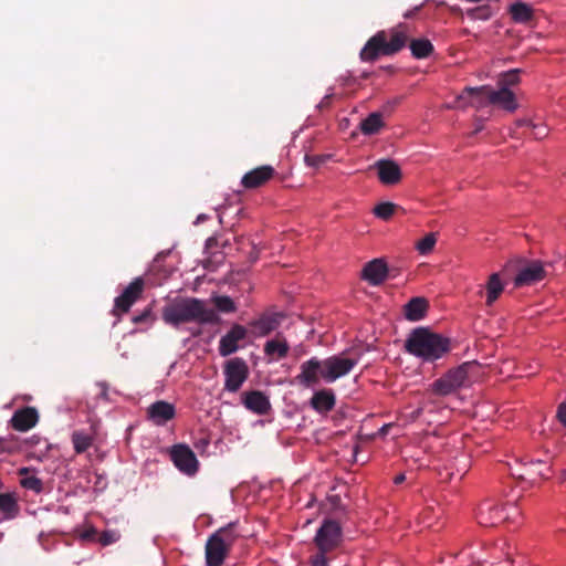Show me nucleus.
Listing matches in <instances>:
<instances>
[{
	"label": "nucleus",
	"instance_id": "nucleus-1",
	"mask_svg": "<svg viewBox=\"0 0 566 566\" xmlns=\"http://www.w3.org/2000/svg\"><path fill=\"white\" fill-rule=\"evenodd\" d=\"M406 350L423 361H436L451 349L450 338L424 327L411 332L405 343Z\"/></svg>",
	"mask_w": 566,
	"mask_h": 566
},
{
	"label": "nucleus",
	"instance_id": "nucleus-2",
	"mask_svg": "<svg viewBox=\"0 0 566 566\" xmlns=\"http://www.w3.org/2000/svg\"><path fill=\"white\" fill-rule=\"evenodd\" d=\"M408 41L407 32L401 28L389 32L381 30L373 35L361 49L359 56L364 62H374L379 56L394 55L405 48Z\"/></svg>",
	"mask_w": 566,
	"mask_h": 566
},
{
	"label": "nucleus",
	"instance_id": "nucleus-3",
	"mask_svg": "<svg viewBox=\"0 0 566 566\" xmlns=\"http://www.w3.org/2000/svg\"><path fill=\"white\" fill-rule=\"evenodd\" d=\"M238 538L239 534L235 532L234 523H229L212 533L205 546L206 565L222 566Z\"/></svg>",
	"mask_w": 566,
	"mask_h": 566
},
{
	"label": "nucleus",
	"instance_id": "nucleus-4",
	"mask_svg": "<svg viewBox=\"0 0 566 566\" xmlns=\"http://www.w3.org/2000/svg\"><path fill=\"white\" fill-rule=\"evenodd\" d=\"M167 322L178 325L187 322H198L200 324H214L219 322V316L214 310L207 307L201 300H186L166 313Z\"/></svg>",
	"mask_w": 566,
	"mask_h": 566
},
{
	"label": "nucleus",
	"instance_id": "nucleus-5",
	"mask_svg": "<svg viewBox=\"0 0 566 566\" xmlns=\"http://www.w3.org/2000/svg\"><path fill=\"white\" fill-rule=\"evenodd\" d=\"M478 521L485 527L499 525L517 526L522 521V512L514 503H491L486 502L479 506Z\"/></svg>",
	"mask_w": 566,
	"mask_h": 566
},
{
	"label": "nucleus",
	"instance_id": "nucleus-6",
	"mask_svg": "<svg viewBox=\"0 0 566 566\" xmlns=\"http://www.w3.org/2000/svg\"><path fill=\"white\" fill-rule=\"evenodd\" d=\"M464 92L469 95H476L485 99L489 104L497 105L506 112L514 113L518 108V103L513 91L505 87L493 90L490 86L467 87Z\"/></svg>",
	"mask_w": 566,
	"mask_h": 566
},
{
	"label": "nucleus",
	"instance_id": "nucleus-7",
	"mask_svg": "<svg viewBox=\"0 0 566 566\" xmlns=\"http://www.w3.org/2000/svg\"><path fill=\"white\" fill-rule=\"evenodd\" d=\"M224 390L238 392L248 380L250 369L247 361L241 357L228 359L223 365Z\"/></svg>",
	"mask_w": 566,
	"mask_h": 566
},
{
	"label": "nucleus",
	"instance_id": "nucleus-8",
	"mask_svg": "<svg viewBox=\"0 0 566 566\" xmlns=\"http://www.w3.org/2000/svg\"><path fill=\"white\" fill-rule=\"evenodd\" d=\"M340 542L342 528L337 522L331 520L324 521L314 537V543L318 548L317 554H323L324 556L338 547Z\"/></svg>",
	"mask_w": 566,
	"mask_h": 566
},
{
	"label": "nucleus",
	"instance_id": "nucleus-9",
	"mask_svg": "<svg viewBox=\"0 0 566 566\" xmlns=\"http://www.w3.org/2000/svg\"><path fill=\"white\" fill-rule=\"evenodd\" d=\"M357 358L334 355L323 360L321 377L326 382H334L336 379L346 376L357 365Z\"/></svg>",
	"mask_w": 566,
	"mask_h": 566
},
{
	"label": "nucleus",
	"instance_id": "nucleus-10",
	"mask_svg": "<svg viewBox=\"0 0 566 566\" xmlns=\"http://www.w3.org/2000/svg\"><path fill=\"white\" fill-rule=\"evenodd\" d=\"M467 378L468 371L464 365L452 368L433 381L431 391L438 396H448L459 389Z\"/></svg>",
	"mask_w": 566,
	"mask_h": 566
},
{
	"label": "nucleus",
	"instance_id": "nucleus-11",
	"mask_svg": "<svg viewBox=\"0 0 566 566\" xmlns=\"http://www.w3.org/2000/svg\"><path fill=\"white\" fill-rule=\"evenodd\" d=\"M168 454L175 467L186 475L192 476L199 470V462L189 446L177 443L170 447Z\"/></svg>",
	"mask_w": 566,
	"mask_h": 566
},
{
	"label": "nucleus",
	"instance_id": "nucleus-12",
	"mask_svg": "<svg viewBox=\"0 0 566 566\" xmlns=\"http://www.w3.org/2000/svg\"><path fill=\"white\" fill-rule=\"evenodd\" d=\"M143 291L144 280L142 277L134 279L123 293L115 298L112 310L113 315L120 317L128 313L132 305L142 297Z\"/></svg>",
	"mask_w": 566,
	"mask_h": 566
},
{
	"label": "nucleus",
	"instance_id": "nucleus-13",
	"mask_svg": "<svg viewBox=\"0 0 566 566\" xmlns=\"http://www.w3.org/2000/svg\"><path fill=\"white\" fill-rule=\"evenodd\" d=\"M248 333L245 326L239 323L232 324L230 329L219 340L218 352L220 356L228 357L242 348Z\"/></svg>",
	"mask_w": 566,
	"mask_h": 566
},
{
	"label": "nucleus",
	"instance_id": "nucleus-14",
	"mask_svg": "<svg viewBox=\"0 0 566 566\" xmlns=\"http://www.w3.org/2000/svg\"><path fill=\"white\" fill-rule=\"evenodd\" d=\"M507 285V277L505 271L491 273L483 285V291L480 292L484 295V305L492 307L502 296Z\"/></svg>",
	"mask_w": 566,
	"mask_h": 566
},
{
	"label": "nucleus",
	"instance_id": "nucleus-15",
	"mask_svg": "<svg viewBox=\"0 0 566 566\" xmlns=\"http://www.w3.org/2000/svg\"><path fill=\"white\" fill-rule=\"evenodd\" d=\"M277 176V171L270 165H262L245 172L241 178V186L245 190H255L266 186Z\"/></svg>",
	"mask_w": 566,
	"mask_h": 566
},
{
	"label": "nucleus",
	"instance_id": "nucleus-16",
	"mask_svg": "<svg viewBox=\"0 0 566 566\" xmlns=\"http://www.w3.org/2000/svg\"><path fill=\"white\" fill-rule=\"evenodd\" d=\"M389 276V266L385 258H376L366 262L360 271V279L369 285L379 286Z\"/></svg>",
	"mask_w": 566,
	"mask_h": 566
},
{
	"label": "nucleus",
	"instance_id": "nucleus-17",
	"mask_svg": "<svg viewBox=\"0 0 566 566\" xmlns=\"http://www.w3.org/2000/svg\"><path fill=\"white\" fill-rule=\"evenodd\" d=\"M285 315L281 312H264L249 323L255 337H265L276 331Z\"/></svg>",
	"mask_w": 566,
	"mask_h": 566
},
{
	"label": "nucleus",
	"instance_id": "nucleus-18",
	"mask_svg": "<svg viewBox=\"0 0 566 566\" xmlns=\"http://www.w3.org/2000/svg\"><path fill=\"white\" fill-rule=\"evenodd\" d=\"M240 400L247 410L258 416H265L272 410L270 397L261 390H245Z\"/></svg>",
	"mask_w": 566,
	"mask_h": 566
},
{
	"label": "nucleus",
	"instance_id": "nucleus-19",
	"mask_svg": "<svg viewBox=\"0 0 566 566\" xmlns=\"http://www.w3.org/2000/svg\"><path fill=\"white\" fill-rule=\"evenodd\" d=\"M378 180L386 186L397 185L402 179L400 166L391 159H380L374 165Z\"/></svg>",
	"mask_w": 566,
	"mask_h": 566
},
{
	"label": "nucleus",
	"instance_id": "nucleus-20",
	"mask_svg": "<svg viewBox=\"0 0 566 566\" xmlns=\"http://www.w3.org/2000/svg\"><path fill=\"white\" fill-rule=\"evenodd\" d=\"M146 416L154 424L165 426L176 417V408L168 401L158 400L147 407Z\"/></svg>",
	"mask_w": 566,
	"mask_h": 566
},
{
	"label": "nucleus",
	"instance_id": "nucleus-21",
	"mask_svg": "<svg viewBox=\"0 0 566 566\" xmlns=\"http://www.w3.org/2000/svg\"><path fill=\"white\" fill-rule=\"evenodd\" d=\"M546 271L539 261H534L523 266L514 277V284L517 287L531 285L542 281Z\"/></svg>",
	"mask_w": 566,
	"mask_h": 566
},
{
	"label": "nucleus",
	"instance_id": "nucleus-22",
	"mask_svg": "<svg viewBox=\"0 0 566 566\" xmlns=\"http://www.w3.org/2000/svg\"><path fill=\"white\" fill-rule=\"evenodd\" d=\"M300 369L301 371L296 376L298 384L305 387H312L317 385L322 379L321 371L323 369V361L318 360L316 357H312L304 361Z\"/></svg>",
	"mask_w": 566,
	"mask_h": 566
},
{
	"label": "nucleus",
	"instance_id": "nucleus-23",
	"mask_svg": "<svg viewBox=\"0 0 566 566\" xmlns=\"http://www.w3.org/2000/svg\"><path fill=\"white\" fill-rule=\"evenodd\" d=\"M290 352V345L286 338L282 335H277L275 338L265 342L263 347L264 356L268 361H277L287 357Z\"/></svg>",
	"mask_w": 566,
	"mask_h": 566
},
{
	"label": "nucleus",
	"instance_id": "nucleus-24",
	"mask_svg": "<svg viewBox=\"0 0 566 566\" xmlns=\"http://www.w3.org/2000/svg\"><path fill=\"white\" fill-rule=\"evenodd\" d=\"M310 403L318 413H327L335 407V395L329 389L318 390L312 396Z\"/></svg>",
	"mask_w": 566,
	"mask_h": 566
},
{
	"label": "nucleus",
	"instance_id": "nucleus-25",
	"mask_svg": "<svg viewBox=\"0 0 566 566\" xmlns=\"http://www.w3.org/2000/svg\"><path fill=\"white\" fill-rule=\"evenodd\" d=\"M12 427L18 431H27L35 426V408L28 407L14 412L11 418Z\"/></svg>",
	"mask_w": 566,
	"mask_h": 566
},
{
	"label": "nucleus",
	"instance_id": "nucleus-26",
	"mask_svg": "<svg viewBox=\"0 0 566 566\" xmlns=\"http://www.w3.org/2000/svg\"><path fill=\"white\" fill-rule=\"evenodd\" d=\"M429 303L424 297L411 298L403 308V313L409 321H419L424 317Z\"/></svg>",
	"mask_w": 566,
	"mask_h": 566
},
{
	"label": "nucleus",
	"instance_id": "nucleus-27",
	"mask_svg": "<svg viewBox=\"0 0 566 566\" xmlns=\"http://www.w3.org/2000/svg\"><path fill=\"white\" fill-rule=\"evenodd\" d=\"M439 510L433 506H426L418 514L417 522L423 528H433L439 524Z\"/></svg>",
	"mask_w": 566,
	"mask_h": 566
},
{
	"label": "nucleus",
	"instance_id": "nucleus-28",
	"mask_svg": "<svg viewBox=\"0 0 566 566\" xmlns=\"http://www.w3.org/2000/svg\"><path fill=\"white\" fill-rule=\"evenodd\" d=\"M510 14L515 22L526 23L533 19V9L524 2H515L510 7Z\"/></svg>",
	"mask_w": 566,
	"mask_h": 566
},
{
	"label": "nucleus",
	"instance_id": "nucleus-29",
	"mask_svg": "<svg viewBox=\"0 0 566 566\" xmlns=\"http://www.w3.org/2000/svg\"><path fill=\"white\" fill-rule=\"evenodd\" d=\"M411 54L416 59H426L433 52V45L428 39H416L409 44Z\"/></svg>",
	"mask_w": 566,
	"mask_h": 566
},
{
	"label": "nucleus",
	"instance_id": "nucleus-30",
	"mask_svg": "<svg viewBox=\"0 0 566 566\" xmlns=\"http://www.w3.org/2000/svg\"><path fill=\"white\" fill-rule=\"evenodd\" d=\"M94 438L92 434L83 431H74L72 433V443L75 453L81 454L88 450L93 444Z\"/></svg>",
	"mask_w": 566,
	"mask_h": 566
},
{
	"label": "nucleus",
	"instance_id": "nucleus-31",
	"mask_svg": "<svg viewBox=\"0 0 566 566\" xmlns=\"http://www.w3.org/2000/svg\"><path fill=\"white\" fill-rule=\"evenodd\" d=\"M384 126L382 117L378 113L369 114L360 124V130L366 135H373Z\"/></svg>",
	"mask_w": 566,
	"mask_h": 566
},
{
	"label": "nucleus",
	"instance_id": "nucleus-32",
	"mask_svg": "<svg viewBox=\"0 0 566 566\" xmlns=\"http://www.w3.org/2000/svg\"><path fill=\"white\" fill-rule=\"evenodd\" d=\"M437 234L433 232L427 233L423 238L415 243V248L420 255L430 254L437 244Z\"/></svg>",
	"mask_w": 566,
	"mask_h": 566
},
{
	"label": "nucleus",
	"instance_id": "nucleus-33",
	"mask_svg": "<svg viewBox=\"0 0 566 566\" xmlns=\"http://www.w3.org/2000/svg\"><path fill=\"white\" fill-rule=\"evenodd\" d=\"M0 511L9 517L18 512L17 499L11 493H0Z\"/></svg>",
	"mask_w": 566,
	"mask_h": 566
},
{
	"label": "nucleus",
	"instance_id": "nucleus-34",
	"mask_svg": "<svg viewBox=\"0 0 566 566\" xmlns=\"http://www.w3.org/2000/svg\"><path fill=\"white\" fill-rule=\"evenodd\" d=\"M396 210L397 205H395L394 202L386 201L376 205L373 209V213L376 218L384 221H388L394 217Z\"/></svg>",
	"mask_w": 566,
	"mask_h": 566
},
{
	"label": "nucleus",
	"instance_id": "nucleus-35",
	"mask_svg": "<svg viewBox=\"0 0 566 566\" xmlns=\"http://www.w3.org/2000/svg\"><path fill=\"white\" fill-rule=\"evenodd\" d=\"M520 83H521L520 70H517V69L510 70L507 72L500 74L499 80H497L499 87H505V88L517 86Z\"/></svg>",
	"mask_w": 566,
	"mask_h": 566
},
{
	"label": "nucleus",
	"instance_id": "nucleus-36",
	"mask_svg": "<svg viewBox=\"0 0 566 566\" xmlns=\"http://www.w3.org/2000/svg\"><path fill=\"white\" fill-rule=\"evenodd\" d=\"M211 301L216 308L221 313H234L237 311V305L230 296H213Z\"/></svg>",
	"mask_w": 566,
	"mask_h": 566
},
{
	"label": "nucleus",
	"instance_id": "nucleus-37",
	"mask_svg": "<svg viewBox=\"0 0 566 566\" xmlns=\"http://www.w3.org/2000/svg\"><path fill=\"white\" fill-rule=\"evenodd\" d=\"M510 551H511V546L506 543H503L502 547H500V549L497 547H494L493 553H492V558L494 559V562L500 563L502 559V555H503V558L506 562L511 563L512 557H511Z\"/></svg>",
	"mask_w": 566,
	"mask_h": 566
},
{
	"label": "nucleus",
	"instance_id": "nucleus-38",
	"mask_svg": "<svg viewBox=\"0 0 566 566\" xmlns=\"http://www.w3.org/2000/svg\"><path fill=\"white\" fill-rule=\"evenodd\" d=\"M332 158L329 154L306 155L304 160L307 166L319 167Z\"/></svg>",
	"mask_w": 566,
	"mask_h": 566
},
{
	"label": "nucleus",
	"instance_id": "nucleus-39",
	"mask_svg": "<svg viewBox=\"0 0 566 566\" xmlns=\"http://www.w3.org/2000/svg\"><path fill=\"white\" fill-rule=\"evenodd\" d=\"M118 539V535L113 531H103L102 533H98L97 542L102 546H107L113 543H115Z\"/></svg>",
	"mask_w": 566,
	"mask_h": 566
},
{
	"label": "nucleus",
	"instance_id": "nucleus-40",
	"mask_svg": "<svg viewBox=\"0 0 566 566\" xmlns=\"http://www.w3.org/2000/svg\"><path fill=\"white\" fill-rule=\"evenodd\" d=\"M78 536L83 541L96 543L98 532L96 531V528L94 526L90 525V526L84 527L82 531H80Z\"/></svg>",
	"mask_w": 566,
	"mask_h": 566
},
{
	"label": "nucleus",
	"instance_id": "nucleus-41",
	"mask_svg": "<svg viewBox=\"0 0 566 566\" xmlns=\"http://www.w3.org/2000/svg\"><path fill=\"white\" fill-rule=\"evenodd\" d=\"M20 484L27 490L35 491V475L31 474L29 476L21 478Z\"/></svg>",
	"mask_w": 566,
	"mask_h": 566
},
{
	"label": "nucleus",
	"instance_id": "nucleus-42",
	"mask_svg": "<svg viewBox=\"0 0 566 566\" xmlns=\"http://www.w3.org/2000/svg\"><path fill=\"white\" fill-rule=\"evenodd\" d=\"M310 566H328L326 556L323 554H315L310 559Z\"/></svg>",
	"mask_w": 566,
	"mask_h": 566
},
{
	"label": "nucleus",
	"instance_id": "nucleus-43",
	"mask_svg": "<svg viewBox=\"0 0 566 566\" xmlns=\"http://www.w3.org/2000/svg\"><path fill=\"white\" fill-rule=\"evenodd\" d=\"M556 417L558 419V421L564 426L566 427V401L562 402L558 408H557V412H556Z\"/></svg>",
	"mask_w": 566,
	"mask_h": 566
},
{
	"label": "nucleus",
	"instance_id": "nucleus-44",
	"mask_svg": "<svg viewBox=\"0 0 566 566\" xmlns=\"http://www.w3.org/2000/svg\"><path fill=\"white\" fill-rule=\"evenodd\" d=\"M154 318L151 317L150 311H145L140 315H137L133 318V322L138 324L143 322H153Z\"/></svg>",
	"mask_w": 566,
	"mask_h": 566
},
{
	"label": "nucleus",
	"instance_id": "nucleus-45",
	"mask_svg": "<svg viewBox=\"0 0 566 566\" xmlns=\"http://www.w3.org/2000/svg\"><path fill=\"white\" fill-rule=\"evenodd\" d=\"M537 464L539 467H543V469H544V470L538 471L541 479H547L549 476L551 468L547 465V463H545L543 461H538Z\"/></svg>",
	"mask_w": 566,
	"mask_h": 566
},
{
	"label": "nucleus",
	"instance_id": "nucleus-46",
	"mask_svg": "<svg viewBox=\"0 0 566 566\" xmlns=\"http://www.w3.org/2000/svg\"><path fill=\"white\" fill-rule=\"evenodd\" d=\"M402 481H405V475H403V474H399V475H397V476L394 479V482H395L396 484H399V483H401Z\"/></svg>",
	"mask_w": 566,
	"mask_h": 566
},
{
	"label": "nucleus",
	"instance_id": "nucleus-47",
	"mask_svg": "<svg viewBox=\"0 0 566 566\" xmlns=\"http://www.w3.org/2000/svg\"><path fill=\"white\" fill-rule=\"evenodd\" d=\"M390 426H391L390 423H387V424L382 426V428L380 429V432H381L382 434L387 433L388 428H389Z\"/></svg>",
	"mask_w": 566,
	"mask_h": 566
},
{
	"label": "nucleus",
	"instance_id": "nucleus-48",
	"mask_svg": "<svg viewBox=\"0 0 566 566\" xmlns=\"http://www.w3.org/2000/svg\"><path fill=\"white\" fill-rule=\"evenodd\" d=\"M19 473H20V475H24V474L29 473V469L28 468H22V469L19 470Z\"/></svg>",
	"mask_w": 566,
	"mask_h": 566
},
{
	"label": "nucleus",
	"instance_id": "nucleus-49",
	"mask_svg": "<svg viewBox=\"0 0 566 566\" xmlns=\"http://www.w3.org/2000/svg\"><path fill=\"white\" fill-rule=\"evenodd\" d=\"M41 488H40V481L38 480V489H36V492H40Z\"/></svg>",
	"mask_w": 566,
	"mask_h": 566
}]
</instances>
